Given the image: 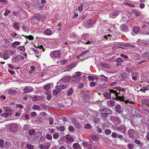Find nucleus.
<instances>
[{"instance_id":"7","label":"nucleus","mask_w":149,"mask_h":149,"mask_svg":"<svg viewBox=\"0 0 149 149\" xmlns=\"http://www.w3.org/2000/svg\"><path fill=\"white\" fill-rule=\"evenodd\" d=\"M119 14V11L116 10V11H113L109 14L110 17L114 18H115Z\"/></svg>"},{"instance_id":"52","label":"nucleus","mask_w":149,"mask_h":149,"mask_svg":"<svg viewBox=\"0 0 149 149\" xmlns=\"http://www.w3.org/2000/svg\"><path fill=\"white\" fill-rule=\"evenodd\" d=\"M49 124L50 125H52L53 123L54 119L53 118L50 117L49 118Z\"/></svg>"},{"instance_id":"6","label":"nucleus","mask_w":149,"mask_h":149,"mask_svg":"<svg viewBox=\"0 0 149 149\" xmlns=\"http://www.w3.org/2000/svg\"><path fill=\"white\" fill-rule=\"evenodd\" d=\"M142 107H145L147 106H149V100L146 99H144L142 100Z\"/></svg>"},{"instance_id":"61","label":"nucleus","mask_w":149,"mask_h":149,"mask_svg":"<svg viewBox=\"0 0 149 149\" xmlns=\"http://www.w3.org/2000/svg\"><path fill=\"white\" fill-rule=\"evenodd\" d=\"M59 136V134L58 133H55L53 136V137L55 139H57Z\"/></svg>"},{"instance_id":"64","label":"nucleus","mask_w":149,"mask_h":149,"mask_svg":"<svg viewBox=\"0 0 149 149\" xmlns=\"http://www.w3.org/2000/svg\"><path fill=\"white\" fill-rule=\"evenodd\" d=\"M88 78L89 81H94V78L92 76H88Z\"/></svg>"},{"instance_id":"49","label":"nucleus","mask_w":149,"mask_h":149,"mask_svg":"<svg viewBox=\"0 0 149 149\" xmlns=\"http://www.w3.org/2000/svg\"><path fill=\"white\" fill-rule=\"evenodd\" d=\"M12 13L14 15L16 16H19L20 15V14L19 12H16L15 11H13Z\"/></svg>"},{"instance_id":"10","label":"nucleus","mask_w":149,"mask_h":149,"mask_svg":"<svg viewBox=\"0 0 149 149\" xmlns=\"http://www.w3.org/2000/svg\"><path fill=\"white\" fill-rule=\"evenodd\" d=\"M10 129L13 131H15L18 129V126L16 123L11 124L10 127Z\"/></svg>"},{"instance_id":"16","label":"nucleus","mask_w":149,"mask_h":149,"mask_svg":"<svg viewBox=\"0 0 149 149\" xmlns=\"http://www.w3.org/2000/svg\"><path fill=\"white\" fill-rule=\"evenodd\" d=\"M0 56L4 60H7L10 57L5 52L2 54H0Z\"/></svg>"},{"instance_id":"20","label":"nucleus","mask_w":149,"mask_h":149,"mask_svg":"<svg viewBox=\"0 0 149 149\" xmlns=\"http://www.w3.org/2000/svg\"><path fill=\"white\" fill-rule=\"evenodd\" d=\"M65 137L66 139L68 141L72 142L74 141V139L69 134L66 135Z\"/></svg>"},{"instance_id":"37","label":"nucleus","mask_w":149,"mask_h":149,"mask_svg":"<svg viewBox=\"0 0 149 149\" xmlns=\"http://www.w3.org/2000/svg\"><path fill=\"white\" fill-rule=\"evenodd\" d=\"M40 109V106L34 104L33 105V106L32 107V109L33 110H39Z\"/></svg>"},{"instance_id":"27","label":"nucleus","mask_w":149,"mask_h":149,"mask_svg":"<svg viewBox=\"0 0 149 149\" xmlns=\"http://www.w3.org/2000/svg\"><path fill=\"white\" fill-rule=\"evenodd\" d=\"M32 49L35 52V54H36V56L38 57H39V56H40V53L38 50L32 48Z\"/></svg>"},{"instance_id":"28","label":"nucleus","mask_w":149,"mask_h":149,"mask_svg":"<svg viewBox=\"0 0 149 149\" xmlns=\"http://www.w3.org/2000/svg\"><path fill=\"white\" fill-rule=\"evenodd\" d=\"M61 92L60 90L58 88V87H57V88H56L55 90H54L53 92V93L54 95H56L59 93Z\"/></svg>"},{"instance_id":"44","label":"nucleus","mask_w":149,"mask_h":149,"mask_svg":"<svg viewBox=\"0 0 149 149\" xmlns=\"http://www.w3.org/2000/svg\"><path fill=\"white\" fill-rule=\"evenodd\" d=\"M127 147L129 149H132L134 148V144L131 143L128 144Z\"/></svg>"},{"instance_id":"60","label":"nucleus","mask_w":149,"mask_h":149,"mask_svg":"<svg viewBox=\"0 0 149 149\" xmlns=\"http://www.w3.org/2000/svg\"><path fill=\"white\" fill-rule=\"evenodd\" d=\"M4 140L2 139L0 140V147L3 148V147Z\"/></svg>"},{"instance_id":"62","label":"nucleus","mask_w":149,"mask_h":149,"mask_svg":"<svg viewBox=\"0 0 149 149\" xmlns=\"http://www.w3.org/2000/svg\"><path fill=\"white\" fill-rule=\"evenodd\" d=\"M76 65L74 64H72L67 66V68H68L71 69V68H74L75 67Z\"/></svg>"},{"instance_id":"53","label":"nucleus","mask_w":149,"mask_h":149,"mask_svg":"<svg viewBox=\"0 0 149 149\" xmlns=\"http://www.w3.org/2000/svg\"><path fill=\"white\" fill-rule=\"evenodd\" d=\"M111 132V131L109 129H107L105 130V134L107 135H109L110 134Z\"/></svg>"},{"instance_id":"4","label":"nucleus","mask_w":149,"mask_h":149,"mask_svg":"<svg viewBox=\"0 0 149 149\" xmlns=\"http://www.w3.org/2000/svg\"><path fill=\"white\" fill-rule=\"evenodd\" d=\"M101 113L103 115H104L105 117L107 116L108 114H110L112 113L111 110L104 108L100 109Z\"/></svg>"},{"instance_id":"42","label":"nucleus","mask_w":149,"mask_h":149,"mask_svg":"<svg viewBox=\"0 0 149 149\" xmlns=\"http://www.w3.org/2000/svg\"><path fill=\"white\" fill-rule=\"evenodd\" d=\"M18 49L21 51L22 52H24L25 50V48L24 46H19L17 47Z\"/></svg>"},{"instance_id":"2","label":"nucleus","mask_w":149,"mask_h":149,"mask_svg":"<svg viewBox=\"0 0 149 149\" xmlns=\"http://www.w3.org/2000/svg\"><path fill=\"white\" fill-rule=\"evenodd\" d=\"M61 52L59 50H54L52 51L50 56L52 58H56L60 57L61 55Z\"/></svg>"},{"instance_id":"26","label":"nucleus","mask_w":149,"mask_h":149,"mask_svg":"<svg viewBox=\"0 0 149 149\" xmlns=\"http://www.w3.org/2000/svg\"><path fill=\"white\" fill-rule=\"evenodd\" d=\"M101 66L104 68H110V65L107 63H101L100 64Z\"/></svg>"},{"instance_id":"38","label":"nucleus","mask_w":149,"mask_h":149,"mask_svg":"<svg viewBox=\"0 0 149 149\" xmlns=\"http://www.w3.org/2000/svg\"><path fill=\"white\" fill-rule=\"evenodd\" d=\"M57 87L58 89L60 90V89H63L67 88V86L66 85H61L58 86Z\"/></svg>"},{"instance_id":"39","label":"nucleus","mask_w":149,"mask_h":149,"mask_svg":"<svg viewBox=\"0 0 149 149\" xmlns=\"http://www.w3.org/2000/svg\"><path fill=\"white\" fill-rule=\"evenodd\" d=\"M73 147L74 149H77L80 147V145L78 143H75L73 144Z\"/></svg>"},{"instance_id":"43","label":"nucleus","mask_w":149,"mask_h":149,"mask_svg":"<svg viewBox=\"0 0 149 149\" xmlns=\"http://www.w3.org/2000/svg\"><path fill=\"white\" fill-rule=\"evenodd\" d=\"M57 129H58L61 132H63L65 130V128L63 126H60L59 127L58 126L56 127Z\"/></svg>"},{"instance_id":"59","label":"nucleus","mask_w":149,"mask_h":149,"mask_svg":"<svg viewBox=\"0 0 149 149\" xmlns=\"http://www.w3.org/2000/svg\"><path fill=\"white\" fill-rule=\"evenodd\" d=\"M68 62V60L66 59L62 60L60 62V63L63 65H64Z\"/></svg>"},{"instance_id":"54","label":"nucleus","mask_w":149,"mask_h":149,"mask_svg":"<svg viewBox=\"0 0 149 149\" xmlns=\"http://www.w3.org/2000/svg\"><path fill=\"white\" fill-rule=\"evenodd\" d=\"M110 104L111 106H113L115 104V102L113 100H109Z\"/></svg>"},{"instance_id":"55","label":"nucleus","mask_w":149,"mask_h":149,"mask_svg":"<svg viewBox=\"0 0 149 149\" xmlns=\"http://www.w3.org/2000/svg\"><path fill=\"white\" fill-rule=\"evenodd\" d=\"M84 127L86 129L91 128V125L89 123H87L85 125Z\"/></svg>"},{"instance_id":"15","label":"nucleus","mask_w":149,"mask_h":149,"mask_svg":"<svg viewBox=\"0 0 149 149\" xmlns=\"http://www.w3.org/2000/svg\"><path fill=\"white\" fill-rule=\"evenodd\" d=\"M72 80L73 81L77 82L80 81L81 80V77H79L75 75L73 76Z\"/></svg>"},{"instance_id":"56","label":"nucleus","mask_w":149,"mask_h":149,"mask_svg":"<svg viewBox=\"0 0 149 149\" xmlns=\"http://www.w3.org/2000/svg\"><path fill=\"white\" fill-rule=\"evenodd\" d=\"M26 147L29 149H33L34 148L33 146L30 144H27Z\"/></svg>"},{"instance_id":"17","label":"nucleus","mask_w":149,"mask_h":149,"mask_svg":"<svg viewBox=\"0 0 149 149\" xmlns=\"http://www.w3.org/2000/svg\"><path fill=\"white\" fill-rule=\"evenodd\" d=\"M16 91L15 90L11 89L6 91V93H8L9 94H13L14 95L16 94Z\"/></svg>"},{"instance_id":"47","label":"nucleus","mask_w":149,"mask_h":149,"mask_svg":"<svg viewBox=\"0 0 149 149\" xmlns=\"http://www.w3.org/2000/svg\"><path fill=\"white\" fill-rule=\"evenodd\" d=\"M6 113L8 116H10L12 113V110L10 109H7L6 111Z\"/></svg>"},{"instance_id":"51","label":"nucleus","mask_w":149,"mask_h":149,"mask_svg":"<svg viewBox=\"0 0 149 149\" xmlns=\"http://www.w3.org/2000/svg\"><path fill=\"white\" fill-rule=\"evenodd\" d=\"M100 76L102 77H104V78H102V79L104 81H108V78L104 76L103 74H101Z\"/></svg>"},{"instance_id":"58","label":"nucleus","mask_w":149,"mask_h":149,"mask_svg":"<svg viewBox=\"0 0 149 149\" xmlns=\"http://www.w3.org/2000/svg\"><path fill=\"white\" fill-rule=\"evenodd\" d=\"M46 138L49 140H51L52 139V137L51 135L49 134H47L46 135Z\"/></svg>"},{"instance_id":"63","label":"nucleus","mask_w":149,"mask_h":149,"mask_svg":"<svg viewBox=\"0 0 149 149\" xmlns=\"http://www.w3.org/2000/svg\"><path fill=\"white\" fill-rule=\"evenodd\" d=\"M117 135L118 134L116 132H113L111 134V136L113 138H116Z\"/></svg>"},{"instance_id":"5","label":"nucleus","mask_w":149,"mask_h":149,"mask_svg":"<svg viewBox=\"0 0 149 149\" xmlns=\"http://www.w3.org/2000/svg\"><path fill=\"white\" fill-rule=\"evenodd\" d=\"M84 26L86 28H88L92 27L94 24V22L93 20H88L85 21L83 23Z\"/></svg>"},{"instance_id":"30","label":"nucleus","mask_w":149,"mask_h":149,"mask_svg":"<svg viewBox=\"0 0 149 149\" xmlns=\"http://www.w3.org/2000/svg\"><path fill=\"white\" fill-rule=\"evenodd\" d=\"M89 53L88 50H86L81 52L79 56L88 55Z\"/></svg>"},{"instance_id":"13","label":"nucleus","mask_w":149,"mask_h":149,"mask_svg":"<svg viewBox=\"0 0 149 149\" xmlns=\"http://www.w3.org/2000/svg\"><path fill=\"white\" fill-rule=\"evenodd\" d=\"M71 79V77L70 76H67L64 77V78H62L59 80V82H62L63 81L64 82H68L70 81Z\"/></svg>"},{"instance_id":"45","label":"nucleus","mask_w":149,"mask_h":149,"mask_svg":"<svg viewBox=\"0 0 149 149\" xmlns=\"http://www.w3.org/2000/svg\"><path fill=\"white\" fill-rule=\"evenodd\" d=\"M123 4L125 5H127L128 6L131 7H134L135 6L134 5L128 2H124L123 3Z\"/></svg>"},{"instance_id":"14","label":"nucleus","mask_w":149,"mask_h":149,"mask_svg":"<svg viewBox=\"0 0 149 149\" xmlns=\"http://www.w3.org/2000/svg\"><path fill=\"white\" fill-rule=\"evenodd\" d=\"M128 133L130 136L131 138H133L134 137L136 133L134 130L130 129L128 131Z\"/></svg>"},{"instance_id":"24","label":"nucleus","mask_w":149,"mask_h":149,"mask_svg":"<svg viewBox=\"0 0 149 149\" xmlns=\"http://www.w3.org/2000/svg\"><path fill=\"white\" fill-rule=\"evenodd\" d=\"M20 44L21 42L19 41H15L12 43V46L13 48H15L17 46L19 45Z\"/></svg>"},{"instance_id":"22","label":"nucleus","mask_w":149,"mask_h":149,"mask_svg":"<svg viewBox=\"0 0 149 149\" xmlns=\"http://www.w3.org/2000/svg\"><path fill=\"white\" fill-rule=\"evenodd\" d=\"M44 33L46 35H51L52 33V31L49 29H47L45 30L44 32Z\"/></svg>"},{"instance_id":"40","label":"nucleus","mask_w":149,"mask_h":149,"mask_svg":"<svg viewBox=\"0 0 149 149\" xmlns=\"http://www.w3.org/2000/svg\"><path fill=\"white\" fill-rule=\"evenodd\" d=\"M117 95L116 96V100H119L121 101H123L124 100V97H120L118 96V93L117 92Z\"/></svg>"},{"instance_id":"25","label":"nucleus","mask_w":149,"mask_h":149,"mask_svg":"<svg viewBox=\"0 0 149 149\" xmlns=\"http://www.w3.org/2000/svg\"><path fill=\"white\" fill-rule=\"evenodd\" d=\"M130 76V74L128 73H123L121 74V77L123 78H129L128 77Z\"/></svg>"},{"instance_id":"21","label":"nucleus","mask_w":149,"mask_h":149,"mask_svg":"<svg viewBox=\"0 0 149 149\" xmlns=\"http://www.w3.org/2000/svg\"><path fill=\"white\" fill-rule=\"evenodd\" d=\"M142 110L145 111L146 114H149V106H147L145 107H142Z\"/></svg>"},{"instance_id":"32","label":"nucleus","mask_w":149,"mask_h":149,"mask_svg":"<svg viewBox=\"0 0 149 149\" xmlns=\"http://www.w3.org/2000/svg\"><path fill=\"white\" fill-rule=\"evenodd\" d=\"M104 38H105L108 40H109V38L108 37H109V40H113V38H112V35H110V34H109L108 36H104Z\"/></svg>"},{"instance_id":"50","label":"nucleus","mask_w":149,"mask_h":149,"mask_svg":"<svg viewBox=\"0 0 149 149\" xmlns=\"http://www.w3.org/2000/svg\"><path fill=\"white\" fill-rule=\"evenodd\" d=\"M23 36H24L25 38H27L29 39V40H32L33 39V37L31 35H30L29 36H24L22 35Z\"/></svg>"},{"instance_id":"36","label":"nucleus","mask_w":149,"mask_h":149,"mask_svg":"<svg viewBox=\"0 0 149 149\" xmlns=\"http://www.w3.org/2000/svg\"><path fill=\"white\" fill-rule=\"evenodd\" d=\"M21 55H19L15 57H14L13 60L14 61H19L21 60Z\"/></svg>"},{"instance_id":"41","label":"nucleus","mask_w":149,"mask_h":149,"mask_svg":"<svg viewBox=\"0 0 149 149\" xmlns=\"http://www.w3.org/2000/svg\"><path fill=\"white\" fill-rule=\"evenodd\" d=\"M73 92V91L72 88H70L69 90L67 92V95L70 96L72 95Z\"/></svg>"},{"instance_id":"33","label":"nucleus","mask_w":149,"mask_h":149,"mask_svg":"<svg viewBox=\"0 0 149 149\" xmlns=\"http://www.w3.org/2000/svg\"><path fill=\"white\" fill-rule=\"evenodd\" d=\"M91 137L92 140L96 141L98 140V138L93 134H91Z\"/></svg>"},{"instance_id":"3","label":"nucleus","mask_w":149,"mask_h":149,"mask_svg":"<svg viewBox=\"0 0 149 149\" xmlns=\"http://www.w3.org/2000/svg\"><path fill=\"white\" fill-rule=\"evenodd\" d=\"M112 93L114 94L115 96H117V93L116 91L112 89H110L109 90V91L105 92L104 94V96L107 99H110L111 98V93Z\"/></svg>"},{"instance_id":"9","label":"nucleus","mask_w":149,"mask_h":149,"mask_svg":"<svg viewBox=\"0 0 149 149\" xmlns=\"http://www.w3.org/2000/svg\"><path fill=\"white\" fill-rule=\"evenodd\" d=\"M33 89V88L31 87L26 86L24 88L23 91L25 93H27L32 91Z\"/></svg>"},{"instance_id":"12","label":"nucleus","mask_w":149,"mask_h":149,"mask_svg":"<svg viewBox=\"0 0 149 149\" xmlns=\"http://www.w3.org/2000/svg\"><path fill=\"white\" fill-rule=\"evenodd\" d=\"M117 130L123 133L124 132L125 130V127L123 125H121L116 127Z\"/></svg>"},{"instance_id":"23","label":"nucleus","mask_w":149,"mask_h":149,"mask_svg":"<svg viewBox=\"0 0 149 149\" xmlns=\"http://www.w3.org/2000/svg\"><path fill=\"white\" fill-rule=\"evenodd\" d=\"M13 27L15 29L19 30L20 28L19 24L17 22H15L13 24Z\"/></svg>"},{"instance_id":"29","label":"nucleus","mask_w":149,"mask_h":149,"mask_svg":"<svg viewBox=\"0 0 149 149\" xmlns=\"http://www.w3.org/2000/svg\"><path fill=\"white\" fill-rule=\"evenodd\" d=\"M134 142L135 143H136V144L137 145H140V146L141 147H143V143H141V141L139 140L138 139H135L134 140Z\"/></svg>"},{"instance_id":"18","label":"nucleus","mask_w":149,"mask_h":149,"mask_svg":"<svg viewBox=\"0 0 149 149\" xmlns=\"http://www.w3.org/2000/svg\"><path fill=\"white\" fill-rule=\"evenodd\" d=\"M120 27H121V29L123 31H125V32H127L128 31V26L125 24H123L122 25H121Z\"/></svg>"},{"instance_id":"31","label":"nucleus","mask_w":149,"mask_h":149,"mask_svg":"<svg viewBox=\"0 0 149 149\" xmlns=\"http://www.w3.org/2000/svg\"><path fill=\"white\" fill-rule=\"evenodd\" d=\"M149 56V53L148 52H146L142 55V57L143 58H145Z\"/></svg>"},{"instance_id":"11","label":"nucleus","mask_w":149,"mask_h":149,"mask_svg":"<svg viewBox=\"0 0 149 149\" xmlns=\"http://www.w3.org/2000/svg\"><path fill=\"white\" fill-rule=\"evenodd\" d=\"M72 121L74 125L77 128H79L81 127V125L79 122L74 118H72Z\"/></svg>"},{"instance_id":"34","label":"nucleus","mask_w":149,"mask_h":149,"mask_svg":"<svg viewBox=\"0 0 149 149\" xmlns=\"http://www.w3.org/2000/svg\"><path fill=\"white\" fill-rule=\"evenodd\" d=\"M36 132L35 130L32 129H30L29 131L28 134L30 135H33L35 134Z\"/></svg>"},{"instance_id":"8","label":"nucleus","mask_w":149,"mask_h":149,"mask_svg":"<svg viewBox=\"0 0 149 149\" xmlns=\"http://www.w3.org/2000/svg\"><path fill=\"white\" fill-rule=\"evenodd\" d=\"M140 31V29L138 27H134L133 28L131 34L133 35H135L139 33Z\"/></svg>"},{"instance_id":"57","label":"nucleus","mask_w":149,"mask_h":149,"mask_svg":"<svg viewBox=\"0 0 149 149\" xmlns=\"http://www.w3.org/2000/svg\"><path fill=\"white\" fill-rule=\"evenodd\" d=\"M51 86L49 84H48L44 86V89L47 91L50 88Z\"/></svg>"},{"instance_id":"48","label":"nucleus","mask_w":149,"mask_h":149,"mask_svg":"<svg viewBox=\"0 0 149 149\" xmlns=\"http://www.w3.org/2000/svg\"><path fill=\"white\" fill-rule=\"evenodd\" d=\"M5 52H6L8 54H14L15 52L11 50H8L6 51H5Z\"/></svg>"},{"instance_id":"19","label":"nucleus","mask_w":149,"mask_h":149,"mask_svg":"<svg viewBox=\"0 0 149 149\" xmlns=\"http://www.w3.org/2000/svg\"><path fill=\"white\" fill-rule=\"evenodd\" d=\"M121 107L120 105H117L115 106V109L116 112L117 113H120L122 112L121 111Z\"/></svg>"},{"instance_id":"35","label":"nucleus","mask_w":149,"mask_h":149,"mask_svg":"<svg viewBox=\"0 0 149 149\" xmlns=\"http://www.w3.org/2000/svg\"><path fill=\"white\" fill-rule=\"evenodd\" d=\"M149 90V88L147 86H146L142 87L140 91H142L143 92H145L146 91H147Z\"/></svg>"},{"instance_id":"1","label":"nucleus","mask_w":149,"mask_h":149,"mask_svg":"<svg viewBox=\"0 0 149 149\" xmlns=\"http://www.w3.org/2000/svg\"><path fill=\"white\" fill-rule=\"evenodd\" d=\"M46 18L45 16L39 13H37L35 14V16L32 18V19L33 20L35 23H38V21H42Z\"/></svg>"},{"instance_id":"46","label":"nucleus","mask_w":149,"mask_h":149,"mask_svg":"<svg viewBox=\"0 0 149 149\" xmlns=\"http://www.w3.org/2000/svg\"><path fill=\"white\" fill-rule=\"evenodd\" d=\"M10 13V10L8 9H6L5 10V12L4 13V15L5 16H7Z\"/></svg>"}]
</instances>
